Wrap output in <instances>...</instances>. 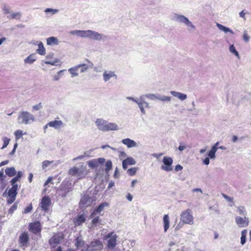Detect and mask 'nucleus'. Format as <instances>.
Segmentation results:
<instances>
[{
	"label": "nucleus",
	"instance_id": "obj_46",
	"mask_svg": "<svg viewBox=\"0 0 251 251\" xmlns=\"http://www.w3.org/2000/svg\"><path fill=\"white\" fill-rule=\"evenodd\" d=\"M21 16V13L20 12L13 13H12L9 16V18L12 19H20Z\"/></svg>",
	"mask_w": 251,
	"mask_h": 251
},
{
	"label": "nucleus",
	"instance_id": "obj_2",
	"mask_svg": "<svg viewBox=\"0 0 251 251\" xmlns=\"http://www.w3.org/2000/svg\"><path fill=\"white\" fill-rule=\"evenodd\" d=\"M172 19L177 23L184 24L189 31H193L196 29V26L192 22L184 15L175 13L173 15Z\"/></svg>",
	"mask_w": 251,
	"mask_h": 251
},
{
	"label": "nucleus",
	"instance_id": "obj_31",
	"mask_svg": "<svg viewBox=\"0 0 251 251\" xmlns=\"http://www.w3.org/2000/svg\"><path fill=\"white\" fill-rule=\"evenodd\" d=\"M37 44L38 46V49L36 50L38 53L44 55L46 53V50L43 43L41 42H37Z\"/></svg>",
	"mask_w": 251,
	"mask_h": 251
},
{
	"label": "nucleus",
	"instance_id": "obj_21",
	"mask_svg": "<svg viewBox=\"0 0 251 251\" xmlns=\"http://www.w3.org/2000/svg\"><path fill=\"white\" fill-rule=\"evenodd\" d=\"M29 230L34 233H37L41 230V225L39 222L31 223L29 226Z\"/></svg>",
	"mask_w": 251,
	"mask_h": 251
},
{
	"label": "nucleus",
	"instance_id": "obj_30",
	"mask_svg": "<svg viewBox=\"0 0 251 251\" xmlns=\"http://www.w3.org/2000/svg\"><path fill=\"white\" fill-rule=\"evenodd\" d=\"M119 129L118 126L114 123H109L107 122L106 126V131L110 130H118Z\"/></svg>",
	"mask_w": 251,
	"mask_h": 251
},
{
	"label": "nucleus",
	"instance_id": "obj_62",
	"mask_svg": "<svg viewBox=\"0 0 251 251\" xmlns=\"http://www.w3.org/2000/svg\"><path fill=\"white\" fill-rule=\"evenodd\" d=\"M245 14H246V13L244 12V10H242V11H241L239 13L240 17L243 18L245 20H246Z\"/></svg>",
	"mask_w": 251,
	"mask_h": 251
},
{
	"label": "nucleus",
	"instance_id": "obj_42",
	"mask_svg": "<svg viewBox=\"0 0 251 251\" xmlns=\"http://www.w3.org/2000/svg\"><path fill=\"white\" fill-rule=\"evenodd\" d=\"M158 100L162 101H170L171 100V97L158 94Z\"/></svg>",
	"mask_w": 251,
	"mask_h": 251
},
{
	"label": "nucleus",
	"instance_id": "obj_48",
	"mask_svg": "<svg viewBox=\"0 0 251 251\" xmlns=\"http://www.w3.org/2000/svg\"><path fill=\"white\" fill-rule=\"evenodd\" d=\"M137 170H138V168H137L136 167H134V168L129 169L127 172L129 176H134L135 175Z\"/></svg>",
	"mask_w": 251,
	"mask_h": 251
},
{
	"label": "nucleus",
	"instance_id": "obj_35",
	"mask_svg": "<svg viewBox=\"0 0 251 251\" xmlns=\"http://www.w3.org/2000/svg\"><path fill=\"white\" fill-rule=\"evenodd\" d=\"M68 71L71 74L72 77L77 76L78 75V70L76 66L70 68L68 70Z\"/></svg>",
	"mask_w": 251,
	"mask_h": 251
},
{
	"label": "nucleus",
	"instance_id": "obj_13",
	"mask_svg": "<svg viewBox=\"0 0 251 251\" xmlns=\"http://www.w3.org/2000/svg\"><path fill=\"white\" fill-rule=\"evenodd\" d=\"M105 161L104 158H99L97 159H93L87 162L88 166L91 169H95L99 166V164H102Z\"/></svg>",
	"mask_w": 251,
	"mask_h": 251
},
{
	"label": "nucleus",
	"instance_id": "obj_52",
	"mask_svg": "<svg viewBox=\"0 0 251 251\" xmlns=\"http://www.w3.org/2000/svg\"><path fill=\"white\" fill-rule=\"evenodd\" d=\"M10 140V139L9 138H8L7 137H4L3 138V145L1 149H3L5 148H6L7 146V145H8Z\"/></svg>",
	"mask_w": 251,
	"mask_h": 251
},
{
	"label": "nucleus",
	"instance_id": "obj_14",
	"mask_svg": "<svg viewBox=\"0 0 251 251\" xmlns=\"http://www.w3.org/2000/svg\"><path fill=\"white\" fill-rule=\"evenodd\" d=\"M51 204V200L49 197H44L40 202V206L43 210L47 212Z\"/></svg>",
	"mask_w": 251,
	"mask_h": 251
},
{
	"label": "nucleus",
	"instance_id": "obj_5",
	"mask_svg": "<svg viewBox=\"0 0 251 251\" xmlns=\"http://www.w3.org/2000/svg\"><path fill=\"white\" fill-rule=\"evenodd\" d=\"M103 248L102 243L99 240H96L87 246L85 251H101Z\"/></svg>",
	"mask_w": 251,
	"mask_h": 251
},
{
	"label": "nucleus",
	"instance_id": "obj_16",
	"mask_svg": "<svg viewBox=\"0 0 251 251\" xmlns=\"http://www.w3.org/2000/svg\"><path fill=\"white\" fill-rule=\"evenodd\" d=\"M63 239V237L61 235H55L50 240V244L52 247L55 248L61 243Z\"/></svg>",
	"mask_w": 251,
	"mask_h": 251
},
{
	"label": "nucleus",
	"instance_id": "obj_57",
	"mask_svg": "<svg viewBox=\"0 0 251 251\" xmlns=\"http://www.w3.org/2000/svg\"><path fill=\"white\" fill-rule=\"evenodd\" d=\"M119 156L121 159H123L126 157V154L125 151H121L120 152Z\"/></svg>",
	"mask_w": 251,
	"mask_h": 251
},
{
	"label": "nucleus",
	"instance_id": "obj_22",
	"mask_svg": "<svg viewBox=\"0 0 251 251\" xmlns=\"http://www.w3.org/2000/svg\"><path fill=\"white\" fill-rule=\"evenodd\" d=\"M170 93L174 97L177 98L181 101L185 100L187 99V96L185 94H183L175 91H171Z\"/></svg>",
	"mask_w": 251,
	"mask_h": 251
},
{
	"label": "nucleus",
	"instance_id": "obj_43",
	"mask_svg": "<svg viewBox=\"0 0 251 251\" xmlns=\"http://www.w3.org/2000/svg\"><path fill=\"white\" fill-rule=\"evenodd\" d=\"M58 10L56 9H52L48 8L45 10V12L46 13H50L51 15H54L58 12Z\"/></svg>",
	"mask_w": 251,
	"mask_h": 251
},
{
	"label": "nucleus",
	"instance_id": "obj_61",
	"mask_svg": "<svg viewBox=\"0 0 251 251\" xmlns=\"http://www.w3.org/2000/svg\"><path fill=\"white\" fill-rule=\"evenodd\" d=\"M209 157H206L203 160V163L204 164L206 165H208L209 164L210 161H209Z\"/></svg>",
	"mask_w": 251,
	"mask_h": 251
},
{
	"label": "nucleus",
	"instance_id": "obj_11",
	"mask_svg": "<svg viewBox=\"0 0 251 251\" xmlns=\"http://www.w3.org/2000/svg\"><path fill=\"white\" fill-rule=\"evenodd\" d=\"M94 201L95 200L93 198H90L88 195H85L82 197L79 204L82 208L87 207L91 205Z\"/></svg>",
	"mask_w": 251,
	"mask_h": 251
},
{
	"label": "nucleus",
	"instance_id": "obj_28",
	"mask_svg": "<svg viewBox=\"0 0 251 251\" xmlns=\"http://www.w3.org/2000/svg\"><path fill=\"white\" fill-rule=\"evenodd\" d=\"M85 221V218L82 214L78 215L74 221L75 226H79Z\"/></svg>",
	"mask_w": 251,
	"mask_h": 251
},
{
	"label": "nucleus",
	"instance_id": "obj_56",
	"mask_svg": "<svg viewBox=\"0 0 251 251\" xmlns=\"http://www.w3.org/2000/svg\"><path fill=\"white\" fill-rule=\"evenodd\" d=\"M3 11L5 14H8L10 13V9L6 6H4L3 8Z\"/></svg>",
	"mask_w": 251,
	"mask_h": 251
},
{
	"label": "nucleus",
	"instance_id": "obj_38",
	"mask_svg": "<svg viewBox=\"0 0 251 251\" xmlns=\"http://www.w3.org/2000/svg\"><path fill=\"white\" fill-rule=\"evenodd\" d=\"M142 96H145V98H147L150 100H158V94H147L145 95H142Z\"/></svg>",
	"mask_w": 251,
	"mask_h": 251
},
{
	"label": "nucleus",
	"instance_id": "obj_20",
	"mask_svg": "<svg viewBox=\"0 0 251 251\" xmlns=\"http://www.w3.org/2000/svg\"><path fill=\"white\" fill-rule=\"evenodd\" d=\"M136 162L134 160V159L132 157H127L126 159H124L122 162V166L124 170H126L127 168L128 165H135Z\"/></svg>",
	"mask_w": 251,
	"mask_h": 251
},
{
	"label": "nucleus",
	"instance_id": "obj_4",
	"mask_svg": "<svg viewBox=\"0 0 251 251\" xmlns=\"http://www.w3.org/2000/svg\"><path fill=\"white\" fill-rule=\"evenodd\" d=\"M69 174L70 175L75 176L78 179H80L85 177L87 174L88 171L85 166L81 165L79 168L77 167H73L69 170Z\"/></svg>",
	"mask_w": 251,
	"mask_h": 251
},
{
	"label": "nucleus",
	"instance_id": "obj_45",
	"mask_svg": "<svg viewBox=\"0 0 251 251\" xmlns=\"http://www.w3.org/2000/svg\"><path fill=\"white\" fill-rule=\"evenodd\" d=\"M15 138L16 140H19L24 135L23 131L21 130H18L14 132Z\"/></svg>",
	"mask_w": 251,
	"mask_h": 251
},
{
	"label": "nucleus",
	"instance_id": "obj_64",
	"mask_svg": "<svg viewBox=\"0 0 251 251\" xmlns=\"http://www.w3.org/2000/svg\"><path fill=\"white\" fill-rule=\"evenodd\" d=\"M238 139V138L236 135H233L232 137L231 141L232 142L235 143L237 141Z\"/></svg>",
	"mask_w": 251,
	"mask_h": 251
},
{
	"label": "nucleus",
	"instance_id": "obj_17",
	"mask_svg": "<svg viewBox=\"0 0 251 251\" xmlns=\"http://www.w3.org/2000/svg\"><path fill=\"white\" fill-rule=\"evenodd\" d=\"M107 123V121L102 119H98L95 122V124L99 130L106 131Z\"/></svg>",
	"mask_w": 251,
	"mask_h": 251
},
{
	"label": "nucleus",
	"instance_id": "obj_24",
	"mask_svg": "<svg viewBox=\"0 0 251 251\" xmlns=\"http://www.w3.org/2000/svg\"><path fill=\"white\" fill-rule=\"evenodd\" d=\"M12 187L8 191V195L11 198L16 197L17 194V190L18 189V185L15 184H11Z\"/></svg>",
	"mask_w": 251,
	"mask_h": 251
},
{
	"label": "nucleus",
	"instance_id": "obj_54",
	"mask_svg": "<svg viewBox=\"0 0 251 251\" xmlns=\"http://www.w3.org/2000/svg\"><path fill=\"white\" fill-rule=\"evenodd\" d=\"M42 106L41 105V102L38 104L34 105L33 106V108L35 110H38L40 109L41 108H42Z\"/></svg>",
	"mask_w": 251,
	"mask_h": 251
},
{
	"label": "nucleus",
	"instance_id": "obj_19",
	"mask_svg": "<svg viewBox=\"0 0 251 251\" xmlns=\"http://www.w3.org/2000/svg\"><path fill=\"white\" fill-rule=\"evenodd\" d=\"M122 143L128 148H132L137 147V143L130 138H126L122 140Z\"/></svg>",
	"mask_w": 251,
	"mask_h": 251
},
{
	"label": "nucleus",
	"instance_id": "obj_49",
	"mask_svg": "<svg viewBox=\"0 0 251 251\" xmlns=\"http://www.w3.org/2000/svg\"><path fill=\"white\" fill-rule=\"evenodd\" d=\"M53 161L45 160L42 162V169H45L50 165L52 164Z\"/></svg>",
	"mask_w": 251,
	"mask_h": 251
},
{
	"label": "nucleus",
	"instance_id": "obj_32",
	"mask_svg": "<svg viewBox=\"0 0 251 251\" xmlns=\"http://www.w3.org/2000/svg\"><path fill=\"white\" fill-rule=\"evenodd\" d=\"M47 44L50 46L53 45H57L58 44V41L56 37H50L47 39Z\"/></svg>",
	"mask_w": 251,
	"mask_h": 251
},
{
	"label": "nucleus",
	"instance_id": "obj_55",
	"mask_svg": "<svg viewBox=\"0 0 251 251\" xmlns=\"http://www.w3.org/2000/svg\"><path fill=\"white\" fill-rule=\"evenodd\" d=\"M32 209V205L30 204L25 209L24 213H28L31 211Z\"/></svg>",
	"mask_w": 251,
	"mask_h": 251
},
{
	"label": "nucleus",
	"instance_id": "obj_47",
	"mask_svg": "<svg viewBox=\"0 0 251 251\" xmlns=\"http://www.w3.org/2000/svg\"><path fill=\"white\" fill-rule=\"evenodd\" d=\"M237 211L239 212V214L242 215H246V211L245 210V208L244 206H240L237 207Z\"/></svg>",
	"mask_w": 251,
	"mask_h": 251
},
{
	"label": "nucleus",
	"instance_id": "obj_3",
	"mask_svg": "<svg viewBox=\"0 0 251 251\" xmlns=\"http://www.w3.org/2000/svg\"><path fill=\"white\" fill-rule=\"evenodd\" d=\"M34 121V116L29 112L24 111L19 112L17 118V122L19 124L27 125Z\"/></svg>",
	"mask_w": 251,
	"mask_h": 251
},
{
	"label": "nucleus",
	"instance_id": "obj_26",
	"mask_svg": "<svg viewBox=\"0 0 251 251\" xmlns=\"http://www.w3.org/2000/svg\"><path fill=\"white\" fill-rule=\"evenodd\" d=\"M29 239V236L26 232H24L20 236L19 240L21 244H22L23 245H25L27 242H28Z\"/></svg>",
	"mask_w": 251,
	"mask_h": 251
},
{
	"label": "nucleus",
	"instance_id": "obj_51",
	"mask_svg": "<svg viewBox=\"0 0 251 251\" xmlns=\"http://www.w3.org/2000/svg\"><path fill=\"white\" fill-rule=\"evenodd\" d=\"M243 39L246 42H248L250 39V36L248 35L247 30H244L243 32Z\"/></svg>",
	"mask_w": 251,
	"mask_h": 251
},
{
	"label": "nucleus",
	"instance_id": "obj_34",
	"mask_svg": "<svg viewBox=\"0 0 251 251\" xmlns=\"http://www.w3.org/2000/svg\"><path fill=\"white\" fill-rule=\"evenodd\" d=\"M5 174L10 177L14 176L16 174V170L14 167L7 168L5 170Z\"/></svg>",
	"mask_w": 251,
	"mask_h": 251
},
{
	"label": "nucleus",
	"instance_id": "obj_59",
	"mask_svg": "<svg viewBox=\"0 0 251 251\" xmlns=\"http://www.w3.org/2000/svg\"><path fill=\"white\" fill-rule=\"evenodd\" d=\"M17 146H18V144H17V143H16L14 146V148H13V150L10 152V153H9L10 155H13L15 153L16 150L17 148Z\"/></svg>",
	"mask_w": 251,
	"mask_h": 251
},
{
	"label": "nucleus",
	"instance_id": "obj_9",
	"mask_svg": "<svg viewBox=\"0 0 251 251\" xmlns=\"http://www.w3.org/2000/svg\"><path fill=\"white\" fill-rule=\"evenodd\" d=\"M136 103L140 108L141 113L145 115L146 114L145 108H150L149 103L145 101V96H141L139 98L138 101H136Z\"/></svg>",
	"mask_w": 251,
	"mask_h": 251
},
{
	"label": "nucleus",
	"instance_id": "obj_36",
	"mask_svg": "<svg viewBox=\"0 0 251 251\" xmlns=\"http://www.w3.org/2000/svg\"><path fill=\"white\" fill-rule=\"evenodd\" d=\"M109 206V203L108 202H105L101 203L98 208L94 211L95 212H97L98 213L101 212L102 210H104L105 207H108Z\"/></svg>",
	"mask_w": 251,
	"mask_h": 251
},
{
	"label": "nucleus",
	"instance_id": "obj_58",
	"mask_svg": "<svg viewBox=\"0 0 251 251\" xmlns=\"http://www.w3.org/2000/svg\"><path fill=\"white\" fill-rule=\"evenodd\" d=\"M182 169H183V167L181 165H177L176 166L175 169L176 172H178V171L182 170Z\"/></svg>",
	"mask_w": 251,
	"mask_h": 251
},
{
	"label": "nucleus",
	"instance_id": "obj_10",
	"mask_svg": "<svg viewBox=\"0 0 251 251\" xmlns=\"http://www.w3.org/2000/svg\"><path fill=\"white\" fill-rule=\"evenodd\" d=\"M235 223L239 227H246L249 225V218L246 216L242 217L236 216L235 218Z\"/></svg>",
	"mask_w": 251,
	"mask_h": 251
},
{
	"label": "nucleus",
	"instance_id": "obj_8",
	"mask_svg": "<svg viewBox=\"0 0 251 251\" xmlns=\"http://www.w3.org/2000/svg\"><path fill=\"white\" fill-rule=\"evenodd\" d=\"M117 236L113 232L108 234L105 237L107 239V247L109 249H113L117 244Z\"/></svg>",
	"mask_w": 251,
	"mask_h": 251
},
{
	"label": "nucleus",
	"instance_id": "obj_6",
	"mask_svg": "<svg viewBox=\"0 0 251 251\" xmlns=\"http://www.w3.org/2000/svg\"><path fill=\"white\" fill-rule=\"evenodd\" d=\"M181 221L187 224L193 225L194 224L193 217L190 209H187L181 214Z\"/></svg>",
	"mask_w": 251,
	"mask_h": 251
},
{
	"label": "nucleus",
	"instance_id": "obj_60",
	"mask_svg": "<svg viewBox=\"0 0 251 251\" xmlns=\"http://www.w3.org/2000/svg\"><path fill=\"white\" fill-rule=\"evenodd\" d=\"M126 99L128 100H132L133 101L135 102V103H136V101H138V100H139V98H134L131 97H128L126 98Z\"/></svg>",
	"mask_w": 251,
	"mask_h": 251
},
{
	"label": "nucleus",
	"instance_id": "obj_29",
	"mask_svg": "<svg viewBox=\"0 0 251 251\" xmlns=\"http://www.w3.org/2000/svg\"><path fill=\"white\" fill-rule=\"evenodd\" d=\"M216 26L218 28L219 30L223 31L225 33H226L227 32H229L232 34L234 33L233 31L230 28L226 27L219 23H216Z\"/></svg>",
	"mask_w": 251,
	"mask_h": 251
},
{
	"label": "nucleus",
	"instance_id": "obj_23",
	"mask_svg": "<svg viewBox=\"0 0 251 251\" xmlns=\"http://www.w3.org/2000/svg\"><path fill=\"white\" fill-rule=\"evenodd\" d=\"M63 124V122L60 120H54L48 123V125L50 127H53L55 129L60 128Z\"/></svg>",
	"mask_w": 251,
	"mask_h": 251
},
{
	"label": "nucleus",
	"instance_id": "obj_41",
	"mask_svg": "<svg viewBox=\"0 0 251 251\" xmlns=\"http://www.w3.org/2000/svg\"><path fill=\"white\" fill-rule=\"evenodd\" d=\"M112 163L111 160H108L105 163V171L106 173H108L110 170L112 169Z\"/></svg>",
	"mask_w": 251,
	"mask_h": 251
},
{
	"label": "nucleus",
	"instance_id": "obj_25",
	"mask_svg": "<svg viewBox=\"0 0 251 251\" xmlns=\"http://www.w3.org/2000/svg\"><path fill=\"white\" fill-rule=\"evenodd\" d=\"M164 232H166L170 227V219L168 215L165 214L163 216V219Z\"/></svg>",
	"mask_w": 251,
	"mask_h": 251
},
{
	"label": "nucleus",
	"instance_id": "obj_12",
	"mask_svg": "<svg viewBox=\"0 0 251 251\" xmlns=\"http://www.w3.org/2000/svg\"><path fill=\"white\" fill-rule=\"evenodd\" d=\"M102 76L104 82H107L112 78H114L115 79L117 78V75L116 74L115 72L111 70L104 71Z\"/></svg>",
	"mask_w": 251,
	"mask_h": 251
},
{
	"label": "nucleus",
	"instance_id": "obj_39",
	"mask_svg": "<svg viewBox=\"0 0 251 251\" xmlns=\"http://www.w3.org/2000/svg\"><path fill=\"white\" fill-rule=\"evenodd\" d=\"M229 51L234 54L238 58H240L238 52L236 50L235 47L233 45H231L229 48Z\"/></svg>",
	"mask_w": 251,
	"mask_h": 251
},
{
	"label": "nucleus",
	"instance_id": "obj_63",
	"mask_svg": "<svg viewBox=\"0 0 251 251\" xmlns=\"http://www.w3.org/2000/svg\"><path fill=\"white\" fill-rule=\"evenodd\" d=\"M163 154V153H154L152 154V156L154 157H155L156 158H159L160 156H162Z\"/></svg>",
	"mask_w": 251,
	"mask_h": 251
},
{
	"label": "nucleus",
	"instance_id": "obj_53",
	"mask_svg": "<svg viewBox=\"0 0 251 251\" xmlns=\"http://www.w3.org/2000/svg\"><path fill=\"white\" fill-rule=\"evenodd\" d=\"M45 64H50L51 65H56L57 63L59 62V60L58 59H56L55 60L51 61H46L44 62Z\"/></svg>",
	"mask_w": 251,
	"mask_h": 251
},
{
	"label": "nucleus",
	"instance_id": "obj_1",
	"mask_svg": "<svg viewBox=\"0 0 251 251\" xmlns=\"http://www.w3.org/2000/svg\"><path fill=\"white\" fill-rule=\"evenodd\" d=\"M70 34L81 38H88L90 39L99 41L105 39L106 36L92 30H74L70 31Z\"/></svg>",
	"mask_w": 251,
	"mask_h": 251
},
{
	"label": "nucleus",
	"instance_id": "obj_7",
	"mask_svg": "<svg viewBox=\"0 0 251 251\" xmlns=\"http://www.w3.org/2000/svg\"><path fill=\"white\" fill-rule=\"evenodd\" d=\"M162 162L163 165L161 166V169L166 172H171L173 170V160L172 158L168 156H164L163 158Z\"/></svg>",
	"mask_w": 251,
	"mask_h": 251
},
{
	"label": "nucleus",
	"instance_id": "obj_40",
	"mask_svg": "<svg viewBox=\"0 0 251 251\" xmlns=\"http://www.w3.org/2000/svg\"><path fill=\"white\" fill-rule=\"evenodd\" d=\"M23 176V172L22 171H19L18 172L17 175L16 176L13 178L11 180V184H15L16 182L19 180V179L21 177Z\"/></svg>",
	"mask_w": 251,
	"mask_h": 251
},
{
	"label": "nucleus",
	"instance_id": "obj_27",
	"mask_svg": "<svg viewBox=\"0 0 251 251\" xmlns=\"http://www.w3.org/2000/svg\"><path fill=\"white\" fill-rule=\"evenodd\" d=\"M36 60V57L34 53H32L24 59V62L27 64H32Z\"/></svg>",
	"mask_w": 251,
	"mask_h": 251
},
{
	"label": "nucleus",
	"instance_id": "obj_44",
	"mask_svg": "<svg viewBox=\"0 0 251 251\" xmlns=\"http://www.w3.org/2000/svg\"><path fill=\"white\" fill-rule=\"evenodd\" d=\"M84 244V242L81 239V238L79 237L76 238L75 245L77 247H82Z\"/></svg>",
	"mask_w": 251,
	"mask_h": 251
},
{
	"label": "nucleus",
	"instance_id": "obj_50",
	"mask_svg": "<svg viewBox=\"0 0 251 251\" xmlns=\"http://www.w3.org/2000/svg\"><path fill=\"white\" fill-rule=\"evenodd\" d=\"M89 153H90V152L89 151H86L84 153V154L83 155H79V156L74 158L73 160L75 161V160H79V159H82L86 156L89 157V156H90Z\"/></svg>",
	"mask_w": 251,
	"mask_h": 251
},
{
	"label": "nucleus",
	"instance_id": "obj_15",
	"mask_svg": "<svg viewBox=\"0 0 251 251\" xmlns=\"http://www.w3.org/2000/svg\"><path fill=\"white\" fill-rule=\"evenodd\" d=\"M95 212L94 211L91 215L90 218H93L91 224L88 226L90 229H93L100 225V221L99 216L95 217Z\"/></svg>",
	"mask_w": 251,
	"mask_h": 251
},
{
	"label": "nucleus",
	"instance_id": "obj_33",
	"mask_svg": "<svg viewBox=\"0 0 251 251\" xmlns=\"http://www.w3.org/2000/svg\"><path fill=\"white\" fill-rule=\"evenodd\" d=\"M218 150V147H212L211 150L207 153L208 157L211 159H214L216 157L215 153Z\"/></svg>",
	"mask_w": 251,
	"mask_h": 251
},
{
	"label": "nucleus",
	"instance_id": "obj_37",
	"mask_svg": "<svg viewBox=\"0 0 251 251\" xmlns=\"http://www.w3.org/2000/svg\"><path fill=\"white\" fill-rule=\"evenodd\" d=\"M247 230L244 229L241 231V244L243 245L246 243V235L247 234Z\"/></svg>",
	"mask_w": 251,
	"mask_h": 251
},
{
	"label": "nucleus",
	"instance_id": "obj_18",
	"mask_svg": "<svg viewBox=\"0 0 251 251\" xmlns=\"http://www.w3.org/2000/svg\"><path fill=\"white\" fill-rule=\"evenodd\" d=\"M88 64H80L76 65L78 70H80V73H84L88 71L89 68H92L93 64L88 60H87Z\"/></svg>",
	"mask_w": 251,
	"mask_h": 251
}]
</instances>
